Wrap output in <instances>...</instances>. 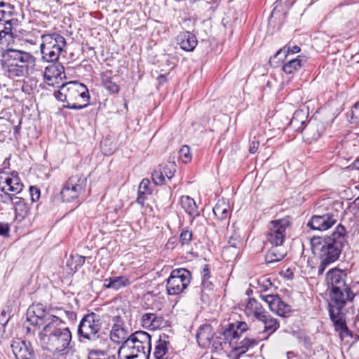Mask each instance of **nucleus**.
Wrapping results in <instances>:
<instances>
[{
  "label": "nucleus",
  "mask_w": 359,
  "mask_h": 359,
  "mask_svg": "<svg viewBox=\"0 0 359 359\" xmlns=\"http://www.w3.org/2000/svg\"><path fill=\"white\" fill-rule=\"evenodd\" d=\"M165 176L168 180H170L176 171V165L174 163H170L168 165H160Z\"/></svg>",
  "instance_id": "79ce46f5"
},
{
  "label": "nucleus",
  "mask_w": 359,
  "mask_h": 359,
  "mask_svg": "<svg viewBox=\"0 0 359 359\" xmlns=\"http://www.w3.org/2000/svg\"><path fill=\"white\" fill-rule=\"evenodd\" d=\"M191 280L189 271L184 268L176 269L172 271L167 280L166 290L170 295H177L188 287Z\"/></svg>",
  "instance_id": "6e6552de"
},
{
  "label": "nucleus",
  "mask_w": 359,
  "mask_h": 359,
  "mask_svg": "<svg viewBox=\"0 0 359 359\" xmlns=\"http://www.w3.org/2000/svg\"><path fill=\"white\" fill-rule=\"evenodd\" d=\"M354 205L359 210V198H357L354 201Z\"/></svg>",
  "instance_id": "338daca9"
},
{
  "label": "nucleus",
  "mask_w": 359,
  "mask_h": 359,
  "mask_svg": "<svg viewBox=\"0 0 359 359\" xmlns=\"http://www.w3.org/2000/svg\"><path fill=\"white\" fill-rule=\"evenodd\" d=\"M4 58L5 69L11 77H26L34 70L36 57L28 52L9 49Z\"/></svg>",
  "instance_id": "39448f33"
},
{
  "label": "nucleus",
  "mask_w": 359,
  "mask_h": 359,
  "mask_svg": "<svg viewBox=\"0 0 359 359\" xmlns=\"http://www.w3.org/2000/svg\"><path fill=\"white\" fill-rule=\"evenodd\" d=\"M192 239V233L187 229H182L180 236V242L182 245H188Z\"/></svg>",
  "instance_id": "c03bdc74"
},
{
  "label": "nucleus",
  "mask_w": 359,
  "mask_h": 359,
  "mask_svg": "<svg viewBox=\"0 0 359 359\" xmlns=\"http://www.w3.org/2000/svg\"><path fill=\"white\" fill-rule=\"evenodd\" d=\"M300 116H304V114L302 111H295V113L294 114V116L291 120V124L295 126L299 122L298 118Z\"/></svg>",
  "instance_id": "bf43d9fd"
},
{
  "label": "nucleus",
  "mask_w": 359,
  "mask_h": 359,
  "mask_svg": "<svg viewBox=\"0 0 359 359\" xmlns=\"http://www.w3.org/2000/svg\"><path fill=\"white\" fill-rule=\"evenodd\" d=\"M102 81L104 86L109 92L112 93H116L119 91V86L114 81L113 78L107 74H102Z\"/></svg>",
  "instance_id": "e433bc0d"
},
{
  "label": "nucleus",
  "mask_w": 359,
  "mask_h": 359,
  "mask_svg": "<svg viewBox=\"0 0 359 359\" xmlns=\"http://www.w3.org/2000/svg\"><path fill=\"white\" fill-rule=\"evenodd\" d=\"M129 341L138 346L143 353L150 355L151 350V337L144 331H136L130 334Z\"/></svg>",
  "instance_id": "a211bd4d"
},
{
  "label": "nucleus",
  "mask_w": 359,
  "mask_h": 359,
  "mask_svg": "<svg viewBox=\"0 0 359 359\" xmlns=\"http://www.w3.org/2000/svg\"><path fill=\"white\" fill-rule=\"evenodd\" d=\"M168 337L164 334L156 341L153 352L154 359H166L168 358L169 341L166 339Z\"/></svg>",
  "instance_id": "b1692460"
},
{
  "label": "nucleus",
  "mask_w": 359,
  "mask_h": 359,
  "mask_svg": "<svg viewBox=\"0 0 359 359\" xmlns=\"http://www.w3.org/2000/svg\"><path fill=\"white\" fill-rule=\"evenodd\" d=\"M10 313L4 310L0 315V328L4 330L5 325L10 319Z\"/></svg>",
  "instance_id": "8fccbe9b"
},
{
  "label": "nucleus",
  "mask_w": 359,
  "mask_h": 359,
  "mask_svg": "<svg viewBox=\"0 0 359 359\" xmlns=\"http://www.w3.org/2000/svg\"><path fill=\"white\" fill-rule=\"evenodd\" d=\"M163 318L154 313H144L141 317V325L143 327L151 330L159 329L163 325Z\"/></svg>",
  "instance_id": "412c9836"
},
{
  "label": "nucleus",
  "mask_w": 359,
  "mask_h": 359,
  "mask_svg": "<svg viewBox=\"0 0 359 359\" xmlns=\"http://www.w3.org/2000/svg\"><path fill=\"white\" fill-rule=\"evenodd\" d=\"M327 205V212L320 215H314L309 222L313 229L325 231L333 226L339 217V208L341 209V203L338 201L331 203L330 200H324L321 206Z\"/></svg>",
  "instance_id": "0eeeda50"
},
{
  "label": "nucleus",
  "mask_w": 359,
  "mask_h": 359,
  "mask_svg": "<svg viewBox=\"0 0 359 359\" xmlns=\"http://www.w3.org/2000/svg\"><path fill=\"white\" fill-rule=\"evenodd\" d=\"M202 291H210L213 289V284L209 279H202L201 280Z\"/></svg>",
  "instance_id": "864d4df0"
},
{
  "label": "nucleus",
  "mask_w": 359,
  "mask_h": 359,
  "mask_svg": "<svg viewBox=\"0 0 359 359\" xmlns=\"http://www.w3.org/2000/svg\"><path fill=\"white\" fill-rule=\"evenodd\" d=\"M40 52L43 61L55 63L67 45L65 38L56 32L43 34L41 36Z\"/></svg>",
  "instance_id": "423d86ee"
},
{
  "label": "nucleus",
  "mask_w": 359,
  "mask_h": 359,
  "mask_svg": "<svg viewBox=\"0 0 359 359\" xmlns=\"http://www.w3.org/2000/svg\"><path fill=\"white\" fill-rule=\"evenodd\" d=\"M11 346L16 359L32 358L33 349L29 342L16 339L13 341Z\"/></svg>",
  "instance_id": "f3484780"
},
{
  "label": "nucleus",
  "mask_w": 359,
  "mask_h": 359,
  "mask_svg": "<svg viewBox=\"0 0 359 359\" xmlns=\"http://www.w3.org/2000/svg\"><path fill=\"white\" fill-rule=\"evenodd\" d=\"M273 317L266 311L262 316H260L257 320L261 323L264 326L268 323L270 318Z\"/></svg>",
  "instance_id": "5fc2aeb1"
},
{
  "label": "nucleus",
  "mask_w": 359,
  "mask_h": 359,
  "mask_svg": "<svg viewBox=\"0 0 359 359\" xmlns=\"http://www.w3.org/2000/svg\"><path fill=\"white\" fill-rule=\"evenodd\" d=\"M285 255L286 251L282 245H271L265 255V260L268 264L274 263L282 260Z\"/></svg>",
  "instance_id": "393cba45"
},
{
  "label": "nucleus",
  "mask_w": 359,
  "mask_h": 359,
  "mask_svg": "<svg viewBox=\"0 0 359 359\" xmlns=\"http://www.w3.org/2000/svg\"><path fill=\"white\" fill-rule=\"evenodd\" d=\"M288 218L271 221L266 234L267 242L271 245H283L286 237V229L290 226Z\"/></svg>",
  "instance_id": "9b49d317"
},
{
  "label": "nucleus",
  "mask_w": 359,
  "mask_h": 359,
  "mask_svg": "<svg viewBox=\"0 0 359 359\" xmlns=\"http://www.w3.org/2000/svg\"><path fill=\"white\" fill-rule=\"evenodd\" d=\"M237 330H239L241 333L247 330V324L244 322L238 323Z\"/></svg>",
  "instance_id": "e2e57ef3"
},
{
  "label": "nucleus",
  "mask_w": 359,
  "mask_h": 359,
  "mask_svg": "<svg viewBox=\"0 0 359 359\" xmlns=\"http://www.w3.org/2000/svg\"><path fill=\"white\" fill-rule=\"evenodd\" d=\"M179 156L180 159L185 163H187L191 160V155L190 154L189 147L187 145H184L179 151Z\"/></svg>",
  "instance_id": "37998d69"
},
{
  "label": "nucleus",
  "mask_w": 359,
  "mask_h": 359,
  "mask_svg": "<svg viewBox=\"0 0 359 359\" xmlns=\"http://www.w3.org/2000/svg\"><path fill=\"white\" fill-rule=\"evenodd\" d=\"M149 355L128 339L121 344L118 351V359H149Z\"/></svg>",
  "instance_id": "4468645a"
},
{
  "label": "nucleus",
  "mask_w": 359,
  "mask_h": 359,
  "mask_svg": "<svg viewBox=\"0 0 359 359\" xmlns=\"http://www.w3.org/2000/svg\"><path fill=\"white\" fill-rule=\"evenodd\" d=\"M223 335L226 339L229 340L230 344H233V341L239 337V334L238 330H236L234 328V325L230 324L229 327L225 329Z\"/></svg>",
  "instance_id": "ea45409f"
},
{
  "label": "nucleus",
  "mask_w": 359,
  "mask_h": 359,
  "mask_svg": "<svg viewBox=\"0 0 359 359\" xmlns=\"http://www.w3.org/2000/svg\"><path fill=\"white\" fill-rule=\"evenodd\" d=\"M338 332L341 340L351 335V332L347 327H346L345 329L339 330Z\"/></svg>",
  "instance_id": "052dcab7"
},
{
  "label": "nucleus",
  "mask_w": 359,
  "mask_h": 359,
  "mask_svg": "<svg viewBox=\"0 0 359 359\" xmlns=\"http://www.w3.org/2000/svg\"><path fill=\"white\" fill-rule=\"evenodd\" d=\"M55 96L58 100L67 103L63 105L67 109H82L89 104L88 90L85 85L78 81L62 84L55 93Z\"/></svg>",
  "instance_id": "20e7f679"
},
{
  "label": "nucleus",
  "mask_w": 359,
  "mask_h": 359,
  "mask_svg": "<svg viewBox=\"0 0 359 359\" xmlns=\"http://www.w3.org/2000/svg\"><path fill=\"white\" fill-rule=\"evenodd\" d=\"M317 128L318 125L316 127L310 126L308 128L305 129V135L310 142L316 141L320 137L322 131H320Z\"/></svg>",
  "instance_id": "58836bf2"
},
{
  "label": "nucleus",
  "mask_w": 359,
  "mask_h": 359,
  "mask_svg": "<svg viewBox=\"0 0 359 359\" xmlns=\"http://www.w3.org/2000/svg\"><path fill=\"white\" fill-rule=\"evenodd\" d=\"M4 194L2 195V203L8 204L9 203H14V198H17V195L18 194H10L9 191H3Z\"/></svg>",
  "instance_id": "09e8293b"
},
{
  "label": "nucleus",
  "mask_w": 359,
  "mask_h": 359,
  "mask_svg": "<svg viewBox=\"0 0 359 359\" xmlns=\"http://www.w3.org/2000/svg\"><path fill=\"white\" fill-rule=\"evenodd\" d=\"M266 310L263 308L261 303L258 302L255 299H249L245 309V312L248 316H253L256 320L262 316Z\"/></svg>",
  "instance_id": "cd10ccee"
},
{
  "label": "nucleus",
  "mask_w": 359,
  "mask_h": 359,
  "mask_svg": "<svg viewBox=\"0 0 359 359\" xmlns=\"http://www.w3.org/2000/svg\"><path fill=\"white\" fill-rule=\"evenodd\" d=\"M300 51V47L297 46V45H294L292 46H290V44L285 46L283 47V49H280L279 50L277 53H276V55L280 54L282 52H283L284 53H299Z\"/></svg>",
  "instance_id": "a18cd8bd"
},
{
  "label": "nucleus",
  "mask_w": 359,
  "mask_h": 359,
  "mask_svg": "<svg viewBox=\"0 0 359 359\" xmlns=\"http://www.w3.org/2000/svg\"><path fill=\"white\" fill-rule=\"evenodd\" d=\"M228 244L229 246L224 248L223 254L228 252L232 248L233 250V255H237V249L240 248L242 245L241 236L238 232L233 231V233L229 237Z\"/></svg>",
  "instance_id": "72a5a7b5"
},
{
  "label": "nucleus",
  "mask_w": 359,
  "mask_h": 359,
  "mask_svg": "<svg viewBox=\"0 0 359 359\" xmlns=\"http://www.w3.org/2000/svg\"><path fill=\"white\" fill-rule=\"evenodd\" d=\"M352 118H355L359 121V101H358L353 106L352 110Z\"/></svg>",
  "instance_id": "6e6d98bb"
},
{
  "label": "nucleus",
  "mask_w": 359,
  "mask_h": 359,
  "mask_svg": "<svg viewBox=\"0 0 359 359\" xmlns=\"http://www.w3.org/2000/svg\"><path fill=\"white\" fill-rule=\"evenodd\" d=\"M43 76L48 85H53V79L65 76L64 67L61 64L50 65L46 67Z\"/></svg>",
  "instance_id": "5701e85b"
},
{
  "label": "nucleus",
  "mask_w": 359,
  "mask_h": 359,
  "mask_svg": "<svg viewBox=\"0 0 359 359\" xmlns=\"http://www.w3.org/2000/svg\"><path fill=\"white\" fill-rule=\"evenodd\" d=\"M353 294L348 286L343 287H337L332 289L331 302L329 304L330 308L335 309L337 313H340L341 310L344 307L348 300L353 299Z\"/></svg>",
  "instance_id": "ddd939ff"
},
{
  "label": "nucleus",
  "mask_w": 359,
  "mask_h": 359,
  "mask_svg": "<svg viewBox=\"0 0 359 359\" xmlns=\"http://www.w3.org/2000/svg\"><path fill=\"white\" fill-rule=\"evenodd\" d=\"M147 194H142L138 191V197L137 198V202L140 204L142 206L144 205V200L146 198Z\"/></svg>",
  "instance_id": "680f3d73"
},
{
  "label": "nucleus",
  "mask_w": 359,
  "mask_h": 359,
  "mask_svg": "<svg viewBox=\"0 0 359 359\" xmlns=\"http://www.w3.org/2000/svg\"><path fill=\"white\" fill-rule=\"evenodd\" d=\"M329 313H330V318L334 323L335 330L337 332H339L341 330L345 329V327H347L345 321L343 319H341V318L338 317V315L339 313H337L334 309L330 308Z\"/></svg>",
  "instance_id": "4c0bfd02"
},
{
  "label": "nucleus",
  "mask_w": 359,
  "mask_h": 359,
  "mask_svg": "<svg viewBox=\"0 0 359 359\" xmlns=\"http://www.w3.org/2000/svg\"><path fill=\"white\" fill-rule=\"evenodd\" d=\"M346 276V274L344 271L332 269L327 273L326 281L329 285H331L332 289H335L337 287L345 289V287L347 286L345 283Z\"/></svg>",
  "instance_id": "6ab92c4d"
},
{
  "label": "nucleus",
  "mask_w": 359,
  "mask_h": 359,
  "mask_svg": "<svg viewBox=\"0 0 359 359\" xmlns=\"http://www.w3.org/2000/svg\"><path fill=\"white\" fill-rule=\"evenodd\" d=\"M14 210L16 219L22 220L29 214V208L22 197L14 198Z\"/></svg>",
  "instance_id": "bb28decb"
},
{
  "label": "nucleus",
  "mask_w": 359,
  "mask_h": 359,
  "mask_svg": "<svg viewBox=\"0 0 359 359\" xmlns=\"http://www.w3.org/2000/svg\"><path fill=\"white\" fill-rule=\"evenodd\" d=\"M287 359H298L297 355L292 351H288L287 353Z\"/></svg>",
  "instance_id": "69168bd1"
},
{
  "label": "nucleus",
  "mask_w": 359,
  "mask_h": 359,
  "mask_svg": "<svg viewBox=\"0 0 359 359\" xmlns=\"http://www.w3.org/2000/svg\"><path fill=\"white\" fill-rule=\"evenodd\" d=\"M100 315L90 313L81 319L78 327L79 340L88 348L107 347L108 339L101 332Z\"/></svg>",
  "instance_id": "7ed1b4c3"
},
{
  "label": "nucleus",
  "mask_w": 359,
  "mask_h": 359,
  "mask_svg": "<svg viewBox=\"0 0 359 359\" xmlns=\"http://www.w3.org/2000/svg\"><path fill=\"white\" fill-rule=\"evenodd\" d=\"M18 25V20L11 18V20H3L0 21V37H5L7 35L13 36L14 27Z\"/></svg>",
  "instance_id": "2f4dec72"
},
{
  "label": "nucleus",
  "mask_w": 359,
  "mask_h": 359,
  "mask_svg": "<svg viewBox=\"0 0 359 359\" xmlns=\"http://www.w3.org/2000/svg\"><path fill=\"white\" fill-rule=\"evenodd\" d=\"M280 327V324L276 318H272L269 319L262 330H258L257 334L261 336L262 339H267L271 334H273Z\"/></svg>",
  "instance_id": "c85d7f7f"
},
{
  "label": "nucleus",
  "mask_w": 359,
  "mask_h": 359,
  "mask_svg": "<svg viewBox=\"0 0 359 359\" xmlns=\"http://www.w3.org/2000/svg\"><path fill=\"white\" fill-rule=\"evenodd\" d=\"M149 184L150 181L148 179H143L139 185L138 191L140 192L142 194H149L151 193L149 190Z\"/></svg>",
  "instance_id": "49530a36"
},
{
  "label": "nucleus",
  "mask_w": 359,
  "mask_h": 359,
  "mask_svg": "<svg viewBox=\"0 0 359 359\" xmlns=\"http://www.w3.org/2000/svg\"><path fill=\"white\" fill-rule=\"evenodd\" d=\"M113 325L110 331L111 340L118 344L126 342L129 338V332L125 326L123 319L120 316L112 318Z\"/></svg>",
  "instance_id": "2eb2a0df"
},
{
  "label": "nucleus",
  "mask_w": 359,
  "mask_h": 359,
  "mask_svg": "<svg viewBox=\"0 0 359 359\" xmlns=\"http://www.w3.org/2000/svg\"><path fill=\"white\" fill-rule=\"evenodd\" d=\"M30 197L32 202L37 201L40 198V190L36 187L31 186L29 187Z\"/></svg>",
  "instance_id": "3c124183"
},
{
  "label": "nucleus",
  "mask_w": 359,
  "mask_h": 359,
  "mask_svg": "<svg viewBox=\"0 0 359 359\" xmlns=\"http://www.w3.org/2000/svg\"><path fill=\"white\" fill-rule=\"evenodd\" d=\"M202 279H209L210 278V272L209 267L207 264H205L203 266V270L201 272Z\"/></svg>",
  "instance_id": "13d9d810"
},
{
  "label": "nucleus",
  "mask_w": 359,
  "mask_h": 359,
  "mask_svg": "<svg viewBox=\"0 0 359 359\" xmlns=\"http://www.w3.org/2000/svg\"><path fill=\"white\" fill-rule=\"evenodd\" d=\"M259 145V142L258 140H255V137H254V140L251 142L249 147V151L251 154H255Z\"/></svg>",
  "instance_id": "4d7b16f0"
},
{
  "label": "nucleus",
  "mask_w": 359,
  "mask_h": 359,
  "mask_svg": "<svg viewBox=\"0 0 359 359\" xmlns=\"http://www.w3.org/2000/svg\"><path fill=\"white\" fill-rule=\"evenodd\" d=\"M214 337L212 327L210 325H203L200 327L196 334V339L200 346L208 347Z\"/></svg>",
  "instance_id": "4be33fe9"
},
{
  "label": "nucleus",
  "mask_w": 359,
  "mask_h": 359,
  "mask_svg": "<svg viewBox=\"0 0 359 359\" xmlns=\"http://www.w3.org/2000/svg\"><path fill=\"white\" fill-rule=\"evenodd\" d=\"M10 226L8 223L0 221V236L8 237L9 236Z\"/></svg>",
  "instance_id": "603ef678"
},
{
  "label": "nucleus",
  "mask_w": 359,
  "mask_h": 359,
  "mask_svg": "<svg viewBox=\"0 0 359 359\" xmlns=\"http://www.w3.org/2000/svg\"><path fill=\"white\" fill-rule=\"evenodd\" d=\"M346 229L342 225H338L335 231L327 237H313L311 245L313 253L320 259L318 275L323 274L327 266L336 262L346 243Z\"/></svg>",
  "instance_id": "f257e3e1"
},
{
  "label": "nucleus",
  "mask_w": 359,
  "mask_h": 359,
  "mask_svg": "<svg viewBox=\"0 0 359 359\" xmlns=\"http://www.w3.org/2000/svg\"><path fill=\"white\" fill-rule=\"evenodd\" d=\"M107 347L88 348V359H116L114 355H108Z\"/></svg>",
  "instance_id": "7c9ffc66"
},
{
  "label": "nucleus",
  "mask_w": 359,
  "mask_h": 359,
  "mask_svg": "<svg viewBox=\"0 0 359 359\" xmlns=\"http://www.w3.org/2000/svg\"><path fill=\"white\" fill-rule=\"evenodd\" d=\"M298 340L299 343L303 344L304 346L307 348L310 349L312 346V343L311 341V339L309 337L306 336L305 334H303L302 333H299L297 336Z\"/></svg>",
  "instance_id": "de8ad7c7"
},
{
  "label": "nucleus",
  "mask_w": 359,
  "mask_h": 359,
  "mask_svg": "<svg viewBox=\"0 0 359 359\" xmlns=\"http://www.w3.org/2000/svg\"><path fill=\"white\" fill-rule=\"evenodd\" d=\"M60 318L49 313L42 304H33L27 311V319L31 325L40 327L50 325Z\"/></svg>",
  "instance_id": "1a4fd4ad"
},
{
  "label": "nucleus",
  "mask_w": 359,
  "mask_h": 359,
  "mask_svg": "<svg viewBox=\"0 0 359 359\" xmlns=\"http://www.w3.org/2000/svg\"><path fill=\"white\" fill-rule=\"evenodd\" d=\"M262 297L268 304L270 310L280 316H286L291 311L290 306L278 295L269 294Z\"/></svg>",
  "instance_id": "dca6fc26"
},
{
  "label": "nucleus",
  "mask_w": 359,
  "mask_h": 359,
  "mask_svg": "<svg viewBox=\"0 0 359 359\" xmlns=\"http://www.w3.org/2000/svg\"><path fill=\"white\" fill-rule=\"evenodd\" d=\"M41 345L53 354L65 355L72 349V332L60 318L39 333Z\"/></svg>",
  "instance_id": "f03ea898"
},
{
  "label": "nucleus",
  "mask_w": 359,
  "mask_h": 359,
  "mask_svg": "<svg viewBox=\"0 0 359 359\" xmlns=\"http://www.w3.org/2000/svg\"><path fill=\"white\" fill-rule=\"evenodd\" d=\"M177 43L182 50L191 52L197 45V39L196 36L190 32H182L177 35Z\"/></svg>",
  "instance_id": "aec40b11"
},
{
  "label": "nucleus",
  "mask_w": 359,
  "mask_h": 359,
  "mask_svg": "<svg viewBox=\"0 0 359 359\" xmlns=\"http://www.w3.org/2000/svg\"><path fill=\"white\" fill-rule=\"evenodd\" d=\"M354 166L359 169V158L355 161Z\"/></svg>",
  "instance_id": "774afa93"
},
{
  "label": "nucleus",
  "mask_w": 359,
  "mask_h": 359,
  "mask_svg": "<svg viewBox=\"0 0 359 359\" xmlns=\"http://www.w3.org/2000/svg\"><path fill=\"white\" fill-rule=\"evenodd\" d=\"M165 178L166 177L163 171H162L161 166H159L158 169H156L152 173L153 182L156 185H161L165 183Z\"/></svg>",
  "instance_id": "a19ab883"
},
{
  "label": "nucleus",
  "mask_w": 359,
  "mask_h": 359,
  "mask_svg": "<svg viewBox=\"0 0 359 359\" xmlns=\"http://www.w3.org/2000/svg\"><path fill=\"white\" fill-rule=\"evenodd\" d=\"M11 15L4 11H0V21L3 20H11Z\"/></svg>",
  "instance_id": "0e129e2a"
},
{
  "label": "nucleus",
  "mask_w": 359,
  "mask_h": 359,
  "mask_svg": "<svg viewBox=\"0 0 359 359\" xmlns=\"http://www.w3.org/2000/svg\"><path fill=\"white\" fill-rule=\"evenodd\" d=\"M130 285V280L126 276H112L104 280V287L118 290Z\"/></svg>",
  "instance_id": "a878e982"
},
{
  "label": "nucleus",
  "mask_w": 359,
  "mask_h": 359,
  "mask_svg": "<svg viewBox=\"0 0 359 359\" xmlns=\"http://www.w3.org/2000/svg\"><path fill=\"white\" fill-rule=\"evenodd\" d=\"M302 67V60L299 57L292 59L283 66V70L285 73L290 74L299 70Z\"/></svg>",
  "instance_id": "c9c22d12"
},
{
  "label": "nucleus",
  "mask_w": 359,
  "mask_h": 359,
  "mask_svg": "<svg viewBox=\"0 0 359 359\" xmlns=\"http://www.w3.org/2000/svg\"><path fill=\"white\" fill-rule=\"evenodd\" d=\"M86 178L80 175H74L69 178L62 188L60 194L63 201L70 202L77 198L84 191Z\"/></svg>",
  "instance_id": "9d476101"
},
{
  "label": "nucleus",
  "mask_w": 359,
  "mask_h": 359,
  "mask_svg": "<svg viewBox=\"0 0 359 359\" xmlns=\"http://www.w3.org/2000/svg\"><path fill=\"white\" fill-rule=\"evenodd\" d=\"M261 336L257 334L255 338H245L243 339L239 345L235 348L241 353L246 352L250 348L256 346L259 341H262Z\"/></svg>",
  "instance_id": "f704fd0d"
},
{
  "label": "nucleus",
  "mask_w": 359,
  "mask_h": 359,
  "mask_svg": "<svg viewBox=\"0 0 359 359\" xmlns=\"http://www.w3.org/2000/svg\"><path fill=\"white\" fill-rule=\"evenodd\" d=\"M215 215L219 219H225L229 217V205L224 200H219L213 208Z\"/></svg>",
  "instance_id": "473e14b6"
},
{
  "label": "nucleus",
  "mask_w": 359,
  "mask_h": 359,
  "mask_svg": "<svg viewBox=\"0 0 359 359\" xmlns=\"http://www.w3.org/2000/svg\"><path fill=\"white\" fill-rule=\"evenodd\" d=\"M24 184L17 172H6L0 170V190L1 191H11L20 194L23 190Z\"/></svg>",
  "instance_id": "f8f14e48"
},
{
  "label": "nucleus",
  "mask_w": 359,
  "mask_h": 359,
  "mask_svg": "<svg viewBox=\"0 0 359 359\" xmlns=\"http://www.w3.org/2000/svg\"><path fill=\"white\" fill-rule=\"evenodd\" d=\"M180 203L184 211L193 218L199 215L196 202L189 196H182L180 198Z\"/></svg>",
  "instance_id": "c756f323"
}]
</instances>
